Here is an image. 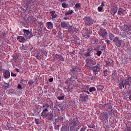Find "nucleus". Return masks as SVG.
I'll return each instance as SVG.
<instances>
[{"label": "nucleus", "mask_w": 131, "mask_h": 131, "mask_svg": "<svg viewBox=\"0 0 131 131\" xmlns=\"http://www.w3.org/2000/svg\"><path fill=\"white\" fill-rule=\"evenodd\" d=\"M81 123L74 119H70V130L71 131H78L80 128Z\"/></svg>", "instance_id": "f257e3e1"}, {"label": "nucleus", "mask_w": 131, "mask_h": 131, "mask_svg": "<svg viewBox=\"0 0 131 131\" xmlns=\"http://www.w3.org/2000/svg\"><path fill=\"white\" fill-rule=\"evenodd\" d=\"M23 31L24 32V36L25 37L26 40H28V39H30L33 35H32V33L30 32V31L26 29H23Z\"/></svg>", "instance_id": "f03ea898"}, {"label": "nucleus", "mask_w": 131, "mask_h": 131, "mask_svg": "<svg viewBox=\"0 0 131 131\" xmlns=\"http://www.w3.org/2000/svg\"><path fill=\"white\" fill-rule=\"evenodd\" d=\"M100 70L101 66L99 63H97L96 66H93L92 67V70L94 75H97V74H98V73L100 72Z\"/></svg>", "instance_id": "7ed1b4c3"}, {"label": "nucleus", "mask_w": 131, "mask_h": 131, "mask_svg": "<svg viewBox=\"0 0 131 131\" xmlns=\"http://www.w3.org/2000/svg\"><path fill=\"white\" fill-rule=\"evenodd\" d=\"M79 101L81 103H85L89 101V95L84 94H81L79 97Z\"/></svg>", "instance_id": "20e7f679"}, {"label": "nucleus", "mask_w": 131, "mask_h": 131, "mask_svg": "<svg viewBox=\"0 0 131 131\" xmlns=\"http://www.w3.org/2000/svg\"><path fill=\"white\" fill-rule=\"evenodd\" d=\"M83 20L85 22V24L90 26L91 25H93L94 24V19H93L90 16H86L83 18Z\"/></svg>", "instance_id": "39448f33"}, {"label": "nucleus", "mask_w": 131, "mask_h": 131, "mask_svg": "<svg viewBox=\"0 0 131 131\" xmlns=\"http://www.w3.org/2000/svg\"><path fill=\"white\" fill-rule=\"evenodd\" d=\"M98 34L100 37L105 38L108 35V32L104 29H100L98 31Z\"/></svg>", "instance_id": "423d86ee"}, {"label": "nucleus", "mask_w": 131, "mask_h": 131, "mask_svg": "<svg viewBox=\"0 0 131 131\" xmlns=\"http://www.w3.org/2000/svg\"><path fill=\"white\" fill-rule=\"evenodd\" d=\"M114 42H115V45L117 47V48H120L121 47V45L122 43V40H120L119 39V37H115L113 39Z\"/></svg>", "instance_id": "0eeeda50"}, {"label": "nucleus", "mask_w": 131, "mask_h": 131, "mask_svg": "<svg viewBox=\"0 0 131 131\" xmlns=\"http://www.w3.org/2000/svg\"><path fill=\"white\" fill-rule=\"evenodd\" d=\"M122 81L124 82L125 88H126V85H129V84L131 82V77L129 76V75H128L122 80Z\"/></svg>", "instance_id": "6e6552de"}, {"label": "nucleus", "mask_w": 131, "mask_h": 131, "mask_svg": "<svg viewBox=\"0 0 131 131\" xmlns=\"http://www.w3.org/2000/svg\"><path fill=\"white\" fill-rule=\"evenodd\" d=\"M70 71L74 74H75V73H77V72L80 71V68L77 66L73 67L72 69L70 70Z\"/></svg>", "instance_id": "1a4fd4ad"}, {"label": "nucleus", "mask_w": 131, "mask_h": 131, "mask_svg": "<svg viewBox=\"0 0 131 131\" xmlns=\"http://www.w3.org/2000/svg\"><path fill=\"white\" fill-rule=\"evenodd\" d=\"M109 118V116L108 115V112H103L102 114V116H101V119L103 120V121H105V120H107Z\"/></svg>", "instance_id": "9d476101"}, {"label": "nucleus", "mask_w": 131, "mask_h": 131, "mask_svg": "<svg viewBox=\"0 0 131 131\" xmlns=\"http://www.w3.org/2000/svg\"><path fill=\"white\" fill-rule=\"evenodd\" d=\"M67 29L68 28V30L69 32H70L71 33H74V32H76V29L73 26H70L68 27V26H66Z\"/></svg>", "instance_id": "9b49d317"}, {"label": "nucleus", "mask_w": 131, "mask_h": 131, "mask_svg": "<svg viewBox=\"0 0 131 131\" xmlns=\"http://www.w3.org/2000/svg\"><path fill=\"white\" fill-rule=\"evenodd\" d=\"M48 114L49 110H48V108H46L42 111L41 115L43 118H46L48 116Z\"/></svg>", "instance_id": "f8f14e48"}, {"label": "nucleus", "mask_w": 131, "mask_h": 131, "mask_svg": "<svg viewBox=\"0 0 131 131\" xmlns=\"http://www.w3.org/2000/svg\"><path fill=\"white\" fill-rule=\"evenodd\" d=\"M118 10V7L117 6L113 7L111 9V14L112 16H114L116 13H117V11Z\"/></svg>", "instance_id": "ddd939ff"}, {"label": "nucleus", "mask_w": 131, "mask_h": 131, "mask_svg": "<svg viewBox=\"0 0 131 131\" xmlns=\"http://www.w3.org/2000/svg\"><path fill=\"white\" fill-rule=\"evenodd\" d=\"M46 27L48 28V29L52 30V29L54 28V24H53L52 21H47L46 23Z\"/></svg>", "instance_id": "4468645a"}, {"label": "nucleus", "mask_w": 131, "mask_h": 131, "mask_svg": "<svg viewBox=\"0 0 131 131\" xmlns=\"http://www.w3.org/2000/svg\"><path fill=\"white\" fill-rule=\"evenodd\" d=\"M17 40H18V41H19V42H25V41H26V39L22 36H18L17 37Z\"/></svg>", "instance_id": "2eb2a0df"}, {"label": "nucleus", "mask_w": 131, "mask_h": 131, "mask_svg": "<svg viewBox=\"0 0 131 131\" xmlns=\"http://www.w3.org/2000/svg\"><path fill=\"white\" fill-rule=\"evenodd\" d=\"M50 15L52 17V19H55V18H57V14L56 13V11L54 10L50 12Z\"/></svg>", "instance_id": "dca6fc26"}, {"label": "nucleus", "mask_w": 131, "mask_h": 131, "mask_svg": "<svg viewBox=\"0 0 131 131\" xmlns=\"http://www.w3.org/2000/svg\"><path fill=\"white\" fill-rule=\"evenodd\" d=\"M53 117H54V114L53 113H49L47 115V116L45 118L46 119L48 120H53Z\"/></svg>", "instance_id": "f3484780"}, {"label": "nucleus", "mask_w": 131, "mask_h": 131, "mask_svg": "<svg viewBox=\"0 0 131 131\" xmlns=\"http://www.w3.org/2000/svg\"><path fill=\"white\" fill-rule=\"evenodd\" d=\"M113 60L111 59H108L106 61V66H111L113 65Z\"/></svg>", "instance_id": "a211bd4d"}, {"label": "nucleus", "mask_w": 131, "mask_h": 131, "mask_svg": "<svg viewBox=\"0 0 131 131\" xmlns=\"http://www.w3.org/2000/svg\"><path fill=\"white\" fill-rule=\"evenodd\" d=\"M88 90H89V86L85 85H82V88H81L82 93H85V92H86V91H88Z\"/></svg>", "instance_id": "6ab92c4d"}, {"label": "nucleus", "mask_w": 131, "mask_h": 131, "mask_svg": "<svg viewBox=\"0 0 131 131\" xmlns=\"http://www.w3.org/2000/svg\"><path fill=\"white\" fill-rule=\"evenodd\" d=\"M1 84L3 85V88L5 90H7V89H9V88H10V85L9 84V83H7L5 82H2Z\"/></svg>", "instance_id": "aec40b11"}, {"label": "nucleus", "mask_w": 131, "mask_h": 131, "mask_svg": "<svg viewBox=\"0 0 131 131\" xmlns=\"http://www.w3.org/2000/svg\"><path fill=\"white\" fill-rule=\"evenodd\" d=\"M4 76L6 78H10V72L8 70H6L5 71L4 74Z\"/></svg>", "instance_id": "412c9836"}, {"label": "nucleus", "mask_w": 131, "mask_h": 131, "mask_svg": "<svg viewBox=\"0 0 131 131\" xmlns=\"http://www.w3.org/2000/svg\"><path fill=\"white\" fill-rule=\"evenodd\" d=\"M124 85H125V84H124V82L123 81H122L121 82H120L119 83V88L120 90H122V89H124Z\"/></svg>", "instance_id": "4be33fe9"}, {"label": "nucleus", "mask_w": 131, "mask_h": 131, "mask_svg": "<svg viewBox=\"0 0 131 131\" xmlns=\"http://www.w3.org/2000/svg\"><path fill=\"white\" fill-rule=\"evenodd\" d=\"M91 51L92 50H90V49H88L87 51L84 53V56L85 57H89V56L91 57V56L90 55V53H91Z\"/></svg>", "instance_id": "5701e85b"}, {"label": "nucleus", "mask_w": 131, "mask_h": 131, "mask_svg": "<svg viewBox=\"0 0 131 131\" xmlns=\"http://www.w3.org/2000/svg\"><path fill=\"white\" fill-rule=\"evenodd\" d=\"M75 9L77 10H80L81 9V4L80 3H77L75 5Z\"/></svg>", "instance_id": "b1692460"}, {"label": "nucleus", "mask_w": 131, "mask_h": 131, "mask_svg": "<svg viewBox=\"0 0 131 131\" xmlns=\"http://www.w3.org/2000/svg\"><path fill=\"white\" fill-rule=\"evenodd\" d=\"M123 30L125 31V32H128V31H129V27L127 26V25H124Z\"/></svg>", "instance_id": "393cba45"}, {"label": "nucleus", "mask_w": 131, "mask_h": 131, "mask_svg": "<svg viewBox=\"0 0 131 131\" xmlns=\"http://www.w3.org/2000/svg\"><path fill=\"white\" fill-rule=\"evenodd\" d=\"M56 58L58 61H64V58L60 55H56Z\"/></svg>", "instance_id": "a878e982"}, {"label": "nucleus", "mask_w": 131, "mask_h": 131, "mask_svg": "<svg viewBox=\"0 0 131 131\" xmlns=\"http://www.w3.org/2000/svg\"><path fill=\"white\" fill-rule=\"evenodd\" d=\"M108 113L109 115H110L111 116H112V115H115L114 113H115V110H110L108 112Z\"/></svg>", "instance_id": "bb28decb"}, {"label": "nucleus", "mask_w": 131, "mask_h": 131, "mask_svg": "<svg viewBox=\"0 0 131 131\" xmlns=\"http://www.w3.org/2000/svg\"><path fill=\"white\" fill-rule=\"evenodd\" d=\"M115 36L114 35V34H113L112 33H110L108 35V37H109L110 40H113V39H114L113 38H114Z\"/></svg>", "instance_id": "cd10ccee"}, {"label": "nucleus", "mask_w": 131, "mask_h": 131, "mask_svg": "<svg viewBox=\"0 0 131 131\" xmlns=\"http://www.w3.org/2000/svg\"><path fill=\"white\" fill-rule=\"evenodd\" d=\"M97 90L98 91H103V89H104V87L103 86V85H98L97 86Z\"/></svg>", "instance_id": "c85d7f7f"}, {"label": "nucleus", "mask_w": 131, "mask_h": 131, "mask_svg": "<svg viewBox=\"0 0 131 131\" xmlns=\"http://www.w3.org/2000/svg\"><path fill=\"white\" fill-rule=\"evenodd\" d=\"M89 92H90V93H92V92H96V88L90 87L89 88Z\"/></svg>", "instance_id": "c756f323"}, {"label": "nucleus", "mask_w": 131, "mask_h": 131, "mask_svg": "<svg viewBox=\"0 0 131 131\" xmlns=\"http://www.w3.org/2000/svg\"><path fill=\"white\" fill-rule=\"evenodd\" d=\"M82 36L83 37H84V38H85V39H89V38H90V37H91V36L90 35H89L88 34V33L84 34H82Z\"/></svg>", "instance_id": "7c9ffc66"}, {"label": "nucleus", "mask_w": 131, "mask_h": 131, "mask_svg": "<svg viewBox=\"0 0 131 131\" xmlns=\"http://www.w3.org/2000/svg\"><path fill=\"white\" fill-rule=\"evenodd\" d=\"M104 107H106V108H108V109H112V105H111V104L110 103L107 104H104Z\"/></svg>", "instance_id": "2f4dec72"}, {"label": "nucleus", "mask_w": 131, "mask_h": 131, "mask_svg": "<svg viewBox=\"0 0 131 131\" xmlns=\"http://www.w3.org/2000/svg\"><path fill=\"white\" fill-rule=\"evenodd\" d=\"M121 14H123V11H122V9L120 8L118 10V15H121Z\"/></svg>", "instance_id": "473e14b6"}, {"label": "nucleus", "mask_w": 131, "mask_h": 131, "mask_svg": "<svg viewBox=\"0 0 131 131\" xmlns=\"http://www.w3.org/2000/svg\"><path fill=\"white\" fill-rule=\"evenodd\" d=\"M20 83H22L23 84H25V83H27V80H24V79H21Z\"/></svg>", "instance_id": "72a5a7b5"}, {"label": "nucleus", "mask_w": 131, "mask_h": 131, "mask_svg": "<svg viewBox=\"0 0 131 131\" xmlns=\"http://www.w3.org/2000/svg\"><path fill=\"white\" fill-rule=\"evenodd\" d=\"M92 59H86V62L88 63L89 65H91L92 64Z\"/></svg>", "instance_id": "f704fd0d"}, {"label": "nucleus", "mask_w": 131, "mask_h": 131, "mask_svg": "<svg viewBox=\"0 0 131 131\" xmlns=\"http://www.w3.org/2000/svg\"><path fill=\"white\" fill-rule=\"evenodd\" d=\"M73 13V10H69L67 13H66V15H71V14H72Z\"/></svg>", "instance_id": "c9c22d12"}, {"label": "nucleus", "mask_w": 131, "mask_h": 131, "mask_svg": "<svg viewBox=\"0 0 131 131\" xmlns=\"http://www.w3.org/2000/svg\"><path fill=\"white\" fill-rule=\"evenodd\" d=\"M96 78L97 76H96V75H94L91 78V80H93V81H95V80H96Z\"/></svg>", "instance_id": "e433bc0d"}, {"label": "nucleus", "mask_w": 131, "mask_h": 131, "mask_svg": "<svg viewBox=\"0 0 131 131\" xmlns=\"http://www.w3.org/2000/svg\"><path fill=\"white\" fill-rule=\"evenodd\" d=\"M61 27H62L63 28H64V27H66V23H65L64 21H62L61 23Z\"/></svg>", "instance_id": "4c0bfd02"}, {"label": "nucleus", "mask_w": 131, "mask_h": 131, "mask_svg": "<svg viewBox=\"0 0 131 131\" xmlns=\"http://www.w3.org/2000/svg\"><path fill=\"white\" fill-rule=\"evenodd\" d=\"M60 127V125L57 124V123H55L54 125V128L55 129H59V127Z\"/></svg>", "instance_id": "58836bf2"}, {"label": "nucleus", "mask_w": 131, "mask_h": 131, "mask_svg": "<svg viewBox=\"0 0 131 131\" xmlns=\"http://www.w3.org/2000/svg\"><path fill=\"white\" fill-rule=\"evenodd\" d=\"M96 55H97L98 57H100V56L102 55V51H97Z\"/></svg>", "instance_id": "ea45409f"}, {"label": "nucleus", "mask_w": 131, "mask_h": 131, "mask_svg": "<svg viewBox=\"0 0 131 131\" xmlns=\"http://www.w3.org/2000/svg\"><path fill=\"white\" fill-rule=\"evenodd\" d=\"M97 10L98 12H102L103 11V7L99 6L98 7Z\"/></svg>", "instance_id": "a19ab883"}, {"label": "nucleus", "mask_w": 131, "mask_h": 131, "mask_svg": "<svg viewBox=\"0 0 131 131\" xmlns=\"http://www.w3.org/2000/svg\"><path fill=\"white\" fill-rule=\"evenodd\" d=\"M89 127L90 128H94L95 127V124H91L90 125H88Z\"/></svg>", "instance_id": "79ce46f5"}, {"label": "nucleus", "mask_w": 131, "mask_h": 131, "mask_svg": "<svg viewBox=\"0 0 131 131\" xmlns=\"http://www.w3.org/2000/svg\"><path fill=\"white\" fill-rule=\"evenodd\" d=\"M103 73L104 74V76H107V74H108V71H107V70H104Z\"/></svg>", "instance_id": "37998d69"}, {"label": "nucleus", "mask_w": 131, "mask_h": 131, "mask_svg": "<svg viewBox=\"0 0 131 131\" xmlns=\"http://www.w3.org/2000/svg\"><path fill=\"white\" fill-rule=\"evenodd\" d=\"M13 58L14 59V60L15 61H17V60H18V59L19 58V56H18V55L16 54L14 57H13Z\"/></svg>", "instance_id": "c03bdc74"}, {"label": "nucleus", "mask_w": 131, "mask_h": 131, "mask_svg": "<svg viewBox=\"0 0 131 131\" xmlns=\"http://www.w3.org/2000/svg\"><path fill=\"white\" fill-rule=\"evenodd\" d=\"M58 100H59L60 101H61V100H63V99H64V96H58L57 97Z\"/></svg>", "instance_id": "a18cd8bd"}, {"label": "nucleus", "mask_w": 131, "mask_h": 131, "mask_svg": "<svg viewBox=\"0 0 131 131\" xmlns=\"http://www.w3.org/2000/svg\"><path fill=\"white\" fill-rule=\"evenodd\" d=\"M33 83H34V81H29L28 82V84L30 86H31V85H32Z\"/></svg>", "instance_id": "49530a36"}, {"label": "nucleus", "mask_w": 131, "mask_h": 131, "mask_svg": "<svg viewBox=\"0 0 131 131\" xmlns=\"http://www.w3.org/2000/svg\"><path fill=\"white\" fill-rule=\"evenodd\" d=\"M96 64H97V62H96V61H95V60H92V61H91V65H93V66H94V65H96Z\"/></svg>", "instance_id": "de8ad7c7"}, {"label": "nucleus", "mask_w": 131, "mask_h": 131, "mask_svg": "<svg viewBox=\"0 0 131 131\" xmlns=\"http://www.w3.org/2000/svg\"><path fill=\"white\" fill-rule=\"evenodd\" d=\"M49 82H53V81H54V78H50L49 79Z\"/></svg>", "instance_id": "09e8293b"}, {"label": "nucleus", "mask_w": 131, "mask_h": 131, "mask_svg": "<svg viewBox=\"0 0 131 131\" xmlns=\"http://www.w3.org/2000/svg\"><path fill=\"white\" fill-rule=\"evenodd\" d=\"M86 129L85 127H82L80 129V131H85Z\"/></svg>", "instance_id": "8fccbe9b"}, {"label": "nucleus", "mask_w": 131, "mask_h": 131, "mask_svg": "<svg viewBox=\"0 0 131 131\" xmlns=\"http://www.w3.org/2000/svg\"><path fill=\"white\" fill-rule=\"evenodd\" d=\"M11 76H13V77H16L17 76V74L11 73Z\"/></svg>", "instance_id": "3c124183"}, {"label": "nucleus", "mask_w": 131, "mask_h": 131, "mask_svg": "<svg viewBox=\"0 0 131 131\" xmlns=\"http://www.w3.org/2000/svg\"><path fill=\"white\" fill-rule=\"evenodd\" d=\"M35 122L36 123V124H39V121H38V119H35Z\"/></svg>", "instance_id": "603ef678"}, {"label": "nucleus", "mask_w": 131, "mask_h": 131, "mask_svg": "<svg viewBox=\"0 0 131 131\" xmlns=\"http://www.w3.org/2000/svg\"><path fill=\"white\" fill-rule=\"evenodd\" d=\"M96 42H98V39H95L93 40V44L94 45V43H96Z\"/></svg>", "instance_id": "864d4df0"}, {"label": "nucleus", "mask_w": 131, "mask_h": 131, "mask_svg": "<svg viewBox=\"0 0 131 131\" xmlns=\"http://www.w3.org/2000/svg\"><path fill=\"white\" fill-rule=\"evenodd\" d=\"M31 20H32V18H31V17H28V22L31 23V22H32Z\"/></svg>", "instance_id": "5fc2aeb1"}, {"label": "nucleus", "mask_w": 131, "mask_h": 131, "mask_svg": "<svg viewBox=\"0 0 131 131\" xmlns=\"http://www.w3.org/2000/svg\"><path fill=\"white\" fill-rule=\"evenodd\" d=\"M62 7L63 8H66V3H62Z\"/></svg>", "instance_id": "6e6d98bb"}, {"label": "nucleus", "mask_w": 131, "mask_h": 131, "mask_svg": "<svg viewBox=\"0 0 131 131\" xmlns=\"http://www.w3.org/2000/svg\"><path fill=\"white\" fill-rule=\"evenodd\" d=\"M104 2H101V7H105V4H104Z\"/></svg>", "instance_id": "4d7b16f0"}, {"label": "nucleus", "mask_w": 131, "mask_h": 131, "mask_svg": "<svg viewBox=\"0 0 131 131\" xmlns=\"http://www.w3.org/2000/svg\"><path fill=\"white\" fill-rule=\"evenodd\" d=\"M101 43H102V45H105V43L104 42V39H102L101 40Z\"/></svg>", "instance_id": "13d9d810"}, {"label": "nucleus", "mask_w": 131, "mask_h": 131, "mask_svg": "<svg viewBox=\"0 0 131 131\" xmlns=\"http://www.w3.org/2000/svg\"><path fill=\"white\" fill-rule=\"evenodd\" d=\"M17 88L18 89H22V86L20 84H18Z\"/></svg>", "instance_id": "bf43d9fd"}, {"label": "nucleus", "mask_w": 131, "mask_h": 131, "mask_svg": "<svg viewBox=\"0 0 131 131\" xmlns=\"http://www.w3.org/2000/svg\"><path fill=\"white\" fill-rule=\"evenodd\" d=\"M106 43L107 44V46H108V45L110 43V40H106Z\"/></svg>", "instance_id": "052dcab7"}, {"label": "nucleus", "mask_w": 131, "mask_h": 131, "mask_svg": "<svg viewBox=\"0 0 131 131\" xmlns=\"http://www.w3.org/2000/svg\"><path fill=\"white\" fill-rule=\"evenodd\" d=\"M59 2H61V3H64L66 0H58Z\"/></svg>", "instance_id": "680f3d73"}, {"label": "nucleus", "mask_w": 131, "mask_h": 131, "mask_svg": "<svg viewBox=\"0 0 131 131\" xmlns=\"http://www.w3.org/2000/svg\"><path fill=\"white\" fill-rule=\"evenodd\" d=\"M32 3V0H29V4L30 5Z\"/></svg>", "instance_id": "e2e57ef3"}, {"label": "nucleus", "mask_w": 131, "mask_h": 131, "mask_svg": "<svg viewBox=\"0 0 131 131\" xmlns=\"http://www.w3.org/2000/svg\"><path fill=\"white\" fill-rule=\"evenodd\" d=\"M15 70H16V72H17V73H19V69L16 68Z\"/></svg>", "instance_id": "0e129e2a"}, {"label": "nucleus", "mask_w": 131, "mask_h": 131, "mask_svg": "<svg viewBox=\"0 0 131 131\" xmlns=\"http://www.w3.org/2000/svg\"><path fill=\"white\" fill-rule=\"evenodd\" d=\"M85 93H86V94H88V95H90V92H88V90L86 91L85 92Z\"/></svg>", "instance_id": "69168bd1"}, {"label": "nucleus", "mask_w": 131, "mask_h": 131, "mask_svg": "<svg viewBox=\"0 0 131 131\" xmlns=\"http://www.w3.org/2000/svg\"><path fill=\"white\" fill-rule=\"evenodd\" d=\"M2 80V74H0V81Z\"/></svg>", "instance_id": "338daca9"}, {"label": "nucleus", "mask_w": 131, "mask_h": 131, "mask_svg": "<svg viewBox=\"0 0 131 131\" xmlns=\"http://www.w3.org/2000/svg\"><path fill=\"white\" fill-rule=\"evenodd\" d=\"M129 99L130 100V101H131V95H129Z\"/></svg>", "instance_id": "774afa93"}]
</instances>
